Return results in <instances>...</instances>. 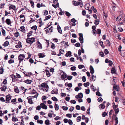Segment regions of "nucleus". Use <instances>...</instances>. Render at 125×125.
Masks as SVG:
<instances>
[{
    "mask_svg": "<svg viewBox=\"0 0 125 125\" xmlns=\"http://www.w3.org/2000/svg\"><path fill=\"white\" fill-rule=\"evenodd\" d=\"M85 93L86 94H88L90 93V90L89 89H85Z\"/></svg>",
    "mask_w": 125,
    "mask_h": 125,
    "instance_id": "54",
    "label": "nucleus"
},
{
    "mask_svg": "<svg viewBox=\"0 0 125 125\" xmlns=\"http://www.w3.org/2000/svg\"><path fill=\"white\" fill-rule=\"evenodd\" d=\"M51 16L49 15L48 16H46L45 17V19H44V21H45L51 18Z\"/></svg>",
    "mask_w": 125,
    "mask_h": 125,
    "instance_id": "31",
    "label": "nucleus"
},
{
    "mask_svg": "<svg viewBox=\"0 0 125 125\" xmlns=\"http://www.w3.org/2000/svg\"><path fill=\"white\" fill-rule=\"evenodd\" d=\"M38 56H39V57L40 58H42L45 57V55L42 53H39Z\"/></svg>",
    "mask_w": 125,
    "mask_h": 125,
    "instance_id": "20",
    "label": "nucleus"
},
{
    "mask_svg": "<svg viewBox=\"0 0 125 125\" xmlns=\"http://www.w3.org/2000/svg\"><path fill=\"white\" fill-rule=\"evenodd\" d=\"M61 73H63V74L61 75V78L62 80H67V79H65V78L67 77V75L66 73L63 72L62 71H61Z\"/></svg>",
    "mask_w": 125,
    "mask_h": 125,
    "instance_id": "2",
    "label": "nucleus"
},
{
    "mask_svg": "<svg viewBox=\"0 0 125 125\" xmlns=\"http://www.w3.org/2000/svg\"><path fill=\"white\" fill-rule=\"evenodd\" d=\"M99 20L98 19H96L94 21V23L95 24H96V25H98L99 23Z\"/></svg>",
    "mask_w": 125,
    "mask_h": 125,
    "instance_id": "27",
    "label": "nucleus"
},
{
    "mask_svg": "<svg viewBox=\"0 0 125 125\" xmlns=\"http://www.w3.org/2000/svg\"><path fill=\"white\" fill-rule=\"evenodd\" d=\"M7 89V87L5 85H3L2 87L0 88L1 90L2 91L5 92Z\"/></svg>",
    "mask_w": 125,
    "mask_h": 125,
    "instance_id": "13",
    "label": "nucleus"
},
{
    "mask_svg": "<svg viewBox=\"0 0 125 125\" xmlns=\"http://www.w3.org/2000/svg\"><path fill=\"white\" fill-rule=\"evenodd\" d=\"M6 101H7L6 103H7V102L9 101L11 99V96L10 94H9L6 96Z\"/></svg>",
    "mask_w": 125,
    "mask_h": 125,
    "instance_id": "10",
    "label": "nucleus"
},
{
    "mask_svg": "<svg viewBox=\"0 0 125 125\" xmlns=\"http://www.w3.org/2000/svg\"><path fill=\"white\" fill-rule=\"evenodd\" d=\"M20 29L21 31L23 32L24 33H25V27L24 26H22L20 27Z\"/></svg>",
    "mask_w": 125,
    "mask_h": 125,
    "instance_id": "18",
    "label": "nucleus"
},
{
    "mask_svg": "<svg viewBox=\"0 0 125 125\" xmlns=\"http://www.w3.org/2000/svg\"><path fill=\"white\" fill-rule=\"evenodd\" d=\"M70 102L71 103H73V104H75L76 103V101L74 100H72L70 101Z\"/></svg>",
    "mask_w": 125,
    "mask_h": 125,
    "instance_id": "61",
    "label": "nucleus"
},
{
    "mask_svg": "<svg viewBox=\"0 0 125 125\" xmlns=\"http://www.w3.org/2000/svg\"><path fill=\"white\" fill-rule=\"evenodd\" d=\"M41 107L42 109H47V106L44 103H41L40 104Z\"/></svg>",
    "mask_w": 125,
    "mask_h": 125,
    "instance_id": "5",
    "label": "nucleus"
},
{
    "mask_svg": "<svg viewBox=\"0 0 125 125\" xmlns=\"http://www.w3.org/2000/svg\"><path fill=\"white\" fill-rule=\"evenodd\" d=\"M37 42L38 43V45L40 49H42V44H41L40 43L39 41H37Z\"/></svg>",
    "mask_w": 125,
    "mask_h": 125,
    "instance_id": "33",
    "label": "nucleus"
},
{
    "mask_svg": "<svg viewBox=\"0 0 125 125\" xmlns=\"http://www.w3.org/2000/svg\"><path fill=\"white\" fill-rule=\"evenodd\" d=\"M69 124L70 125H72L73 124L72 121L70 119H69L68 122Z\"/></svg>",
    "mask_w": 125,
    "mask_h": 125,
    "instance_id": "62",
    "label": "nucleus"
},
{
    "mask_svg": "<svg viewBox=\"0 0 125 125\" xmlns=\"http://www.w3.org/2000/svg\"><path fill=\"white\" fill-rule=\"evenodd\" d=\"M19 35V33L18 32L16 31L15 34V36L16 37H18Z\"/></svg>",
    "mask_w": 125,
    "mask_h": 125,
    "instance_id": "53",
    "label": "nucleus"
},
{
    "mask_svg": "<svg viewBox=\"0 0 125 125\" xmlns=\"http://www.w3.org/2000/svg\"><path fill=\"white\" fill-rule=\"evenodd\" d=\"M123 14H120L117 17L116 16H115L114 17L115 18H116V19H115V20H117L118 19H119L120 18H122L123 17Z\"/></svg>",
    "mask_w": 125,
    "mask_h": 125,
    "instance_id": "8",
    "label": "nucleus"
},
{
    "mask_svg": "<svg viewBox=\"0 0 125 125\" xmlns=\"http://www.w3.org/2000/svg\"><path fill=\"white\" fill-rule=\"evenodd\" d=\"M65 13L66 15L68 17H69L71 15L70 13L68 11H66V12Z\"/></svg>",
    "mask_w": 125,
    "mask_h": 125,
    "instance_id": "46",
    "label": "nucleus"
},
{
    "mask_svg": "<svg viewBox=\"0 0 125 125\" xmlns=\"http://www.w3.org/2000/svg\"><path fill=\"white\" fill-rule=\"evenodd\" d=\"M4 72L2 66H1L0 68V73L1 74L3 73Z\"/></svg>",
    "mask_w": 125,
    "mask_h": 125,
    "instance_id": "36",
    "label": "nucleus"
},
{
    "mask_svg": "<svg viewBox=\"0 0 125 125\" xmlns=\"http://www.w3.org/2000/svg\"><path fill=\"white\" fill-rule=\"evenodd\" d=\"M2 32L3 35L5 36V31L3 28L2 29Z\"/></svg>",
    "mask_w": 125,
    "mask_h": 125,
    "instance_id": "51",
    "label": "nucleus"
},
{
    "mask_svg": "<svg viewBox=\"0 0 125 125\" xmlns=\"http://www.w3.org/2000/svg\"><path fill=\"white\" fill-rule=\"evenodd\" d=\"M14 62V61L13 60L10 59L8 61V63L9 64H11L12 63H13Z\"/></svg>",
    "mask_w": 125,
    "mask_h": 125,
    "instance_id": "50",
    "label": "nucleus"
},
{
    "mask_svg": "<svg viewBox=\"0 0 125 125\" xmlns=\"http://www.w3.org/2000/svg\"><path fill=\"white\" fill-rule=\"evenodd\" d=\"M103 99L101 97H100L98 98L97 100L99 102H102L103 101Z\"/></svg>",
    "mask_w": 125,
    "mask_h": 125,
    "instance_id": "44",
    "label": "nucleus"
},
{
    "mask_svg": "<svg viewBox=\"0 0 125 125\" xmlns=\"http://www.w3.org/2000/svg\"><path fill=\"white\" fill-rule=\"evenodd\" d=\"M116 70L114 67H113L111 69V73H115Z\"/></svg>",
    "mask_w": 125,
    "mask_h": 125,
    "instance_id": "23",
    "label": "nucleus"
},
{
    "mask_svg": "<svg viewBox=\"0 0 125 125\" xmlns=\"http://www.w3.org/2000/svg\"><path fill=\"white\" fill-rule=\"evenodd\" d=\"M90 5L89 4H86L85 5V9L86 10H88V9H89V6H90Z\"/></svg>",
    "mask_w": 125,
    "mask_h": 125,
    "instance_id": "28",
    "label": "nucleus"
},
{
    "mask_svg": "<svg viewBox=\"0 0 125 125\" xmlns=\"http://www.w3.org/2000/svg\"><path fill=\"white\" fill-rule=\"evenodd\" d=\"M38 86L41 89H42L44 91L47 92L48 90V86L47 83H42L41 85H39Z\"/></svg>",
    "mask_w": 125,
    "mask_h": 125,
    "instance_id": "1",
    "label": "nucleus"
},
{
    "mask_svg": "<svg viewBox=\"0 0 125 125\" xmlns=\"http://www.w3.org/2000/svg\"><path fill=\"white\" fill-rule=\"evenodd\" d=\"M52 28L53 27L52 26H51L50 28L46 30L45 31L47 32H51L52 31Z\"/></svg>",
    "mask_w": 125,
    "mask_h": 125,
    "instance_id": "16",
    "label": "nucleus"
},
{
    "mask_svg": "<svg viewBox=\"0 0 125 125\" xmlns=\"http://www.w3.org/2000/svg\"><path fill=\"white\" fill-rule=\"evenodd\" d=\"M76 108L77 110H79L80 109V107L79 105H77L76 106Z\"/></svg>",
    "mask_w": 125,
    "mask_h": 125,
    "instance_id": "64",
    "label": "nucleus"
},
{
    "mask_svg": "<svg viewBox=\"0 0 125 125\" xmlns=\"http://www.w3.org/2000/svg\"><path fill=\"white\" fill-rule=\"evenodd\" d=\"M63 109L64 110L66 111L68 110V108L67 106H63L62 107Z\"/></svg>",
    "mask_w": 125,
    "mask_h": 125,
    "instance_id": "47",
    "label": "nucleus"
},
{
    "mask_svg": "<svg viewBox=\"0 0 125 125\" xmlns=\"http://www.w3.org/2000/svg\"><path fill=\"white\" fill-rule=\"evenodd\" d=\"M118 87L117 85L114 86L113 87V89L114 90H115L117 91L118 90Z\"/></svg>",
    "mask_w": 125,
    "mask_h": 125,
    "instance_id": "32",
    "label": "nucleus"
},
{
    "mask_svg": "<svg viewBox=\"0 0 125 125\" xmlns=\"http://www.w3.org/2000/svg\"><path fill=\"white\" fill-rule=\"evenodd\" d=\"M71 21L72 22L75 23L76 21V20L74 18H73L71 19Z\"/></svg>",
    "mask_w": 125,
    "mask_h": 125,
    "instance_id": "63",
    "label": "nucleus"
},
{
    "mask_svg": "<svg viewBox=\"0 0 125 125\" xmlns=\"http://www.w3.org/2000/svg\"><path fill=\"white\" fill-rule=\"evenodd\" d=\"M108 63H109V66H111L113 64V62L111 60L109 61V62Z\"/></svg>",
    "mask_w": 125,
    "mask_h": 125,
    "instance_id": "60",
    "label": "nucleus"
},
{
    "mask_svg": "<svg viewBox=\"0 0 125 125\" xmlns=\"http://www.w3.org/2000/svg\"><path fill=\"white\" fill-rule=\"evenodd\" d=\"M25 56L23 54H21L19 55L18 57V59L19 61H22L25 58Z\"/></svg>",
    "mask_w": 125,
    "mask_h": 125,
    "instance_id": "4",
    "label": "nucleus"
},
{
    "mask_svg": "<svg viewBox=\"0 0 125 125\" xmlns=\"http://www.w3.org/2000/svg\"><path fill=\"white\" fill-rule=\"evenodd\" d=\"M9 44V42L8 41H6L2 45L3 46H7Z\"/></svg>",
    "mask_w": 125,
    "mask_h": 125,
    "instance_id": "25",
    "label": "nucleus"
},
{
    "mask_svg": "<svg viewBox=\"0 0 125 125\" xmlns=\"http://www.w3.org/2000/svg\"><path fill=\"white\" fill-rule=\"evenodd\" d=\"M5 22L8 25L10 24L11 23L10 19H7L6 20Z\"/></svg>",
    "mask_w": 125,
    "mask_h": 125,
    "instance_id": "12",
    "label": "nucleus"
},
{
    "mask_svg": "<svg viewBox=\"0 0 125 125\" xmlns=\"http://www.w3.org/2000/svg\"><path fill=\"white\" fill-rule=\"evenodd\" d=\"M26 40L27 43L30 44H31L35 41V40Z\"/></svg>",
    "mask_w": 125,
    "mask_h": 125,
    "instance_id": "7",
    "label": "nucleus"
},
{
    "mask_svg": "<svg viewBox=\"0 0 125 125\" xmlns=\"http://www.w3.org/2000/svg\"><path fill=\"white\" fill-rule=\"evenodd\" d=\"M71 70L72 71H74L76 69V67L75 66H73L71 67Z\"/></svg>",
    "mask_w": 125,
    "mask_h": 125,
    "instance_id": "59",
    "label": "nucleus"
},
{
    "mask_svg": "<svg viewBox=\"0 0 125 125\" xmlns=\"http://www.w3.org/2000/svg\"><path fill=\"white\" fill-rule=\"evenodd\" d=\"M83 94L82 93H79L78 94L76 95L75 96V97L76 98L78 99V98H82L83 97Z\"/></svg>",
    "mask_w": 125,
    "mask_h": 125,
    "instance_id": "6",
    "label": "nucleus"
},
{
    "mask_svg": "<svg viewBox=\"0 0 125 125\" xmlns=\"http://www.w3.org/2000/svg\"><path fill=\"white\" fill-rule=\"evenodd\" d=\"M90 84L89 83V82H87L86 83H84L83 84L84 86L85 87H87Z\"/></svg>",
    "mask_w": 125,
    "mask_h": 125,
    "instance_id": "35",
    "label": "nucleus"
},
{
    "mask_svg": "<svg viewBox=\"0 0 125 125\" xmlns=\"http://www.w3.org/2000/svg\"><path fill=\"white\" fill-rule=\"evenodd\" d=\"M99 107L101 109H104L105 107V105L103 104H100L99 105Z\"/></svg>",
    "mask_w": 125,
    "mask_h": 125,
    "instance_id": "19",
    "label": "nucleus"
},
{
    "mask_svg": "<svg viewBox=\"0 0 125 125\" xmlns=\"http://www.w3.org/2000/svg\"><path fill=\"white\" fill-rule=\"evenodd\" d=\"M72 114H68L66 115V116L69 118H71L72 117Z\"/></svg>",
    "mask_w": 125,
    "mask_h": 125,
    "instance_id": "52",
    "label": "nucleus"
},
{
    "mask_svg": "<svg viewBox=\"0 0 125 125\" xmlns=\"http://www.w3.org/2000/svg\"><path fill=\"white\" fill-rule=\"evenodd\" d=\"M71 51H68L65 54V56L66 57H68L71 54Z\"/></svg>",
    "mask_w": 125,
    "mask_h": 125,
    "instance_id": "29",
    "label": "nucleus"
},
{
    "mask_svg": "<svg viewBox=\"0 0 125 125\" xmlns=\"http://www.w3.org/2000/svg\"><path fill=\"white\" fill-rule=\"evenodd\" d=\"M79 36L78 38L79 39H83V34L82 33H79Z\"/></svg>",
    "mask_w": 125,
    "mask_h": 125,
    "instance_id": "26",
    "label": "nucleus"
},
{
    "mask_svg": "<svg viewBox=\"0 0 125 125\" xmlns=\"http://www.w3.org/2000/svg\"><path fill=\"white\" fill-rule=\"evenodd\" d=\"M45 71L47 76L48 77H50L51 75L49 71L47 70H46Z\"/></svg>",
    "mask_w": 125,
    "mask_h": 125,
    "instance_id": "22",
    "label": "nucleus"
},
{
    "mask_svg": "<svg viewBox=\"0 0 125 125\" xmlns=\"http://www.w3.org/2000/svg\"><path fill=\"white\" fill-rule=\"evenodd\" d=\"M118 31L120 32H121L123 31V29L121 27H119L118 28Z\"/></svg>",
    "mask_w": 125,
    "mask_h": 125,
    "instance_id": "58",
    "label": "nucleus"
},
{
    "mask_svg": "<svg viewBox=\"0 0 125 125\" xmlns=\"http://www.w3.org/2000/svg\"><path fill=\"white\" fill-rule=\"evenodd\" d=\"M16 6L14 5H11L9 7V8L12 9L14 10L16 9Z\"/></svg>",
    "mask_w": 125,
    "mask_h": 125,
    "instance_id": "21",
    "label": "nucleus"
},
{
    "mask_svg": "<svg viewBox=\"0 0 125 125\" xmlns=\"http://www.w3.org/2000/svg\"><path fill=\"white\" fill-rule=\"evenodd\" d=\"M90 73L93 74L94 73V68L92 65H90Z\"/></svg>",
    "mask_w": 125,
    "mask_h": 125,
    "instance_id": "11",
    "label": "nucleus"
},
{
    "mask_svg": "<svg viewBox=\"0 0 125 125\" xmlns=\"http://www.w3.org/2000/svg\"><path fill=\"white\" fill-rule=\"evenodd\" d=\"M24 82L27 84H31L32 82V81L31 80L27 79L24 80Z\"/></svg>",
    "mask_w": 125,
    "mask_h": 125,
    "instance_id": "15",
    "label": "nucleus"
},
{
    "mask_svg": "<svg viewBox=\"0 0 125 125\" xmlns=\"http://www.w3.org/2000/svg\"><path fill=\"white\" fill-rule=\"evenodd\" d=\"M84 65H78V67L79 69H81L83 68Z\"/></svg>",
    "mask_w": 125,
    "mask_h": 125,
    "instance_id": "45",
    "label": "nucleus"
},
{
    "mask_svg": "<svg viewBox=\"0 0 125 125\" xmlns=\"http://www.w3.org/2000/svg\"><path fill=\"white\" fill-rule=\"evenodd\" d=\"M52 100L54 101H58L57 99L55 97L53 96L52 97Z\"/></svg>",
    "mask_w": 125,
    "mask_h": 125,
    "instance_id": "41",
    "label": "nucleus"
},
{
    "mask_svg": "<svg viewBox=\"0 0 125 125\" xmlns=\"http://www.w3.org/2000/svg\"><path fill=\"white\" fill-rule=\"evenodd\" d=\"M15 47L16 48H21L22 47V45L21 44V42L19 41L18 42V44L16 45Z\"/></svg>",
    "mask_w": 125,
    "mask_h": 125,
    "instance_id": "14",
    "label": "nucleus"
},
{
    "mask_svg": "<svg viewBox=\"0 0 125 125\" xmlns=\"http://www.w3.org/2000/svg\"><path fill=\"white\" fill-rule=\"evenodd\" d=\"M99 54L101 57H104V53L102 52H100L99 53Z\"/></svg>",
    "mask_w": 125,
    "mask_h": 125,
    "instance_id": "43",
    "label": "nucleus"
},
{
    "mask_svg": "<svg viewBox=\"0 0 125 125\" xmlns=\"http://www.w3.org/2000/svg\"><path fill=\"white\" fill-rule=\"evenodd\" d=\"M49 122V120L48 119L46 120L45 121V123L46 125H49L50 124Z\"/></svg>",
    "mask_w": 125,
    "mask_h": 125,
    "instance_id": "30",
    "label": "nucleus"
},
{
    "mask_svg": "<svg viewBox=\"0 0 125 125\" xmlns=\"http://www.w3.org/2000/svg\"><path fill=\"white\" fill-rule=\"evenodd\" d=\"M31 28L32 29L36 30L37 29V26L36 25H34L31 27Z\"/></svg>",
    "mask_w": 125,
    "mask_h": 125,
    "instance_id": "37",
    "label": "nucleus"
},
{
    "mask_svg": "<svg viewBox=\"0 0 125 125\" xmlns=\"http://www.w3.org/2000/svg\"><path fill=\"white\" fill-rule=\"evenodd\" d=\"M37 122L38 123L40 124H42L43 122V121L41 120H38L37 121Z\"/></svg>",
    "mask_w": 125,
    "mask_h": 125,
    "instance_id": "34",
    "label": "nucleus"
},
{
    "mask_svg": "<svg viewBox=\"0 0 125 125\" xmlns=\"http://www.w3.org/2000/svg\"><path fill=\"white\" fill-rule=\"evenodd\" d=\"M33 31H30L28 33L27 37L28 38L27 39H35V38L33 37L30 38L29 37L32 35V34L33 33Z\"/></svg>",
    "mask_w": 125,
    "mask_h": 125,
    "instance_id": "3",
    "label": "nucleus"
},
{
    "mask_svg": "<svg viewBox=\"0 0 125 125\" xmlns=\"http://www.w3.org/2000/svg\"><path fill=\"white\" fill-rule=\"evenodd\" d=\"M113 29L114 30V31L115 33H116L117 32V31L116 30V27L115 26L113 27Z\"/></svg>",
    "mask_w": 125,
    "mask_h": 125,
    "instance_id": "56",
    "label": "nucleus"
},
{
    "mask_svg": "<svg viewBox=\"0 0 125 125\" xmlns=\"http://www.w3.org/2000/svg\"><path fill=\"white\" fill-rule=\"evenodd\" d=\"M54 108L56 110H58L59 109L58 105L57 104L55 103L54 105Z\"/></svg>",
    "mask_w": 125,
    "mask_h": 125,
    "instance_id": "24",
    "label": "nucleus"
},
{
    "mask_svg": "<svg viewBox=\"0 0 125 125\" xmlns=\"http://www.w3.org/2000/svg\"><path fill=\"white\" fill-rule=\"evenodd\" d=\"M104 52L105 54L107 55L109 51L107 49H105L104 51Z\"/></svg>",
    "mask_w": 125,
    "mask_h": 125,
    "instance_id": "48",
    "label": "nucleus"
},
{
    "mask_svg": "<svg viewBox=\"0 0 125 125\" xmlns=\"http://www.w3.org/2000/svg\"><path fill=\"white\" fill-rule=\"evenodd\" d=\"M102 115L103 117H104L107 115V113L105 112H103L102 113Z\"/></svg>",
    "mask_w": 125,
    "mask_h": 125,
    "instance_id": "57",
    "label": "nucleus"
},
{
    "mask_svg": "<svg viewBox=\"0 0 125 125\" xmlns=\"http://www.w3.org/2000/svg\"><path fill=\"white\" fill-rule=\"evenodd\" d=\"M64 52V50H63L62 49H60L59 50V52L62 54H63V52Z\"/></svg>",
    "mask_w": 125,
    "mask_h": 125,
    "instance_id": "40",
    "label": "nucleus"
},
{
    "mask_svg": "<svg viewBox=\"0 0 125 125\" xmlns=\"http://www.w3.org/2000/svg\"><path fill=\"white\" fill-rule=\"evenodd\" d=\"M96 78V76H94V75H92V79L93 81H95V79Z\"/></svg>",
    "mask_w": 125,
    "mask_h": 125,
    "instance_id": "39",
    "label": "nucleus"
},
{
    "mask_svg": "<svg viewBox=\"0 0 125 125\" xmlns=\"http://www.w3.org/2000/svg\"><path fill=\"white\" fill-rule=\"evenodd\" d=\"M96 95L99 96H101L102 95L98 91L96 92Z\"/></svg>",
    "mask_w": 125,
    "mask_h": 125,
    "instance_id": "49",
    "label": "nucleus"
},
{
    "mask_svg": "<svg viewBox=\"0 0 125 125\" xmlns=\"http://www.w3.org/2000/svg\"><path fill=\"white\" fill-rule=\"evenodd\" d=\"M57 28L58 32L61 34L62 33V31L61 28L59 25H58Z\"/></svg>",
    "mask_w": 125,
    "mask_h": 125,
    "instance_id": "17",
    "label": "nucleus"
},
{
    "mask_svg": "<svg viewBox=\"0 0 125 125\" xmlns=\"http://www.w3.org/2000/svg\"><path fill=\"white\" fill-rule=\"evenodd\" d=\"M14 91L16 93H19V91L17 88H14Z\"/></svg>",
    "mask_w": 125,
    "mask_h": 125,
    "instance_id": "38",
    "label": "nucleus"
},
{
    "mask_svg": "<svg viewBox=\"0 0 125 125\" xmlns=\"http://www.w3.org/2000/svg\"><path fill=\"white\" fill-rule=\"evenodd\" d=\"M96 31L97 34H100L101 32V30L100 29H97Z\"/></svg>",
    "mask_w": 125,
    "mask_h": 125,
    "instance_id": "42",
    "label": "nucleus"
},
{
    "mask_svg": "<svg viewBox=\"0 0 125 125\" xmlns=\"http://www.w3.org/2000/svg\"><path fill=\"white\" fill-rule=\"evenodd\" d=\"M61 97H65L66 96V94L64 93H61Z\"/></svg>",
    "mask_w": 125,
    "mask_h": 125,
    "instance_id": "55",
    "label": "nucleus"
},
{
    "mask_svg": "<svg viewBox=\"0 0 125 125\" xmlns=\"http://www.w3.org/2000/svg\"><path fill=\"white\" fill-rule=\"evenodd\" d=\"M58 90L56 89H54L52 90L51 92V93L52 94H57L58 93Z\"/></svg>",
    "mask_w": 125,
    "mask_h": 125,
    "instance_id": "9",
    "label": "nucleus"
}]
</instances>
